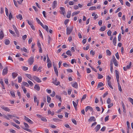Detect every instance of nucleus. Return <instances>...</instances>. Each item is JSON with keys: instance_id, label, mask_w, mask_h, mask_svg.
<instances>
[{"instance_id": "44", "label": "nucleus", "mask_w": 133, "mask_h": 133, "mask_svg": "<svg viewBox=\"0 0 133 133\" xmlns=\"http://www.w3.org/2000/svg\"><path fill=\"white\" fill-rule=\"evenodd\" d=\"M22 78L21 77H18V81L19 83H20L22 82Z\"/></svg>"}, {"instance_id": "16", "label": "nucleus", "mask_w": 133, "mask_h": 133, "mask_svg": "<svg viewBox=\"0 0 133 133\" xmlns=\"http://www.w3.org/2000/svg\"><path fill=\"white\" fill-rule=\"evenodd\" d=\"M88 121L89 122L92 121H96V119L94 117L92 116L88 119Z\"/></svg>"}, {"instance_id": "60", "label": "nucleus", "mask_w": 133, "mask_h": 133, "mask_svg": "<svg viewBox=\"0 0 133 133\" xmlns=\"http://www.w3.org/2000/svg\"><path fill=\"white\" fill-rule=\"evenodd\" d=\"M3 117L5 118L6 119H7L9 120V117H8V116H7V115H6L5 114H4V117Z\"/></svg>"}, {"instance_id": "62", "label": "nucleus", "mask_w": 133, "mask_h": 133, "mask_svg": "<svg viewBox=\"0 0 133 133\" xmlns=\"http://www.w3.org/2000/svg\"><path fill=\"white\" fill-rule=\"evenodd\" d=\"M115 55L117 58L118 59H119V56L118 52H117L116 53V54H115Z\"/></svg>"}, {"instance_id": "41", "label": "nucleus", "mask_w": 133, "mask_h": 133, "mask_svg": "<svg viewBox=\"0 0 133 133\" xmlns=\"http://www.w3.org/2000/svg\"><path fill=\"white\" fill-rule=\"evenodd\" d=\"M21 50L22 51H23L24 52L28 53L27 50L25 47H23V48H21Z\"/></svg>"}, {"instance_id": "22", "label": "nucleus", "mask_w": 133, "mask_h": 133, "mask_svg": "<svg viewBox=\"0 0 133 133\" xmlns=\"http://www.w3.org/2000/svg\"><path fill=\"white\" fill-rule=\"evenodd\" d=\"M11 125L13 126L16 127L18 129H20V127L18 125H17L16 124L14 123H11Z\"/></svg>"}, {"instance_id": "1", "label": "nucleus", "mask_w": 133, "mask_h": 133, "mask_svg": "<svg viewBox=\"0 0 133 133\" xmlns=\"http://www.w3.org/2000/svg\"><path fill=\"white\" fill-rule=\"evenodd\" d=\"M73 26H72L70 28H69L68 27H67L66 34L67 35H69L71 34L73 30Z\"/></svg>"}, {"instance_id": "48", "label": "nucleus", "mask_w": 133, "mask_h": 133, "mask_svg": "<svg viewBox=\"0 0 133 133\" xmlns=\"http://www.w3.org/2000/svg\"><path fill=\"white\" fill-rule=\"evenodd\" d=\"M28 82L31 86H33L34 84L31 81H28Z\"/></svg>"}, {"instance_id": "25", "label": "nucleus", "mask_w": 133, "mask_h": 133, "mask_svg": "<svg viewBox=\"0 0 133 133\" xmlns=\"http://www.w3.org/2000/svg\"><path fill=\"white\" fill-rule=\"evenodd\" d=\"M73 104V105L74 106V107H75V109L76 110L77 109V106L78 104L76 103V102H75L74 101H73L72 102Z\"/></svg>"}, {"instance_id": "2", "label": "nucleus", "mask_w": 133, "mask_h": 133, "mask_svg": "<svg viewBox=\"0 0 133 133\" xmlns=\"http://www.w3.org/2000/svg\"><path fill=\"white\" fill-rule=\"evenodd\" d=\"M34 62V59L33 57H30L28 60V62L30 65H31Z\"/></svg>"}, {"instance_id": "56", "label": "nucleus", "mask_w": 133, "mask_h": 133, "mask_svg": "<svg viewBox=\"0 0 133 133\" xmlns=\"http://www.w3.org/2000/svg\"><path fill=\"white\" fill-rule=\"evenodd\" d=\"M90 54H92V56H94L95 54V52L92 50L90 51Z\"/></svg>"}, {"instance_id": "36", "label": "nucleus", "mask_w": 133, "mask_h": 133, "mask_svg": "<svg viewBox=\"0 0 133 133\" xmlns=\"http://www.w3.org/2000/svg\"><path fill=\"white\" fill-rule=\"evenodd\" d=\"M122 105V107L123 109V111L124 112L125 111V106L124 105V103L123 102H121Z\"/></svg>"}, {"instance_id": "24", "label": "nucleus", "mask_w": 133, "mask_h": 133, "mask_svg": "<svg viewBox=\"0 0 133 133\" xmlns=\"http://www.w3.org/2000/svg\"><path fill=\"white\" fill-rule=\"evenodd\" d=\"M26 76L28 77V78H29L32 81V77L31 76L30 74H25Z\"/></svg>"}, {"instance_id": "6", "label": "nucleus", "mask_w": 133, "mask_h": 133, "mask_svg": "<svg viewBox=\"0 0 133 133\" xmlns=\"http://www.w3.org/2000/svg\"><path fill=\"white\" fill-rule=\"evenodd\" d=\"M8 71V69L7 66L5 68H4L2 72V75L3 76H4L6 75Z\"/></svg>"}, {"instance_id": "29", "label": "nucleus", "mask_w": 133, "mask_h": 133, "mask_svg": "<svg viewBox=\"0 0 133 133\" xmlns=\"http://www.w3.org/2000/svg\"><path fill=\"white\" fill-rule=\"evenodd\" d=\"M5 44L8 45L10 44V42L9 39H5Z\"/></svg>"}, {"instance_id": "9", "label": "nucleus", "mask_w": 133, "mask_h": 133, "mask_svg": "<svg viewBox=\"0 0 133 133\" xmlns=\"http://www.w3.org/2000/svg\"><path fill=\"white\" fill-rule=\"evenodd\" d=\"M115 74L116 75V78L117 81H119V72L117 70H115Z\"/></svg>"}, {"instance_id": "49", "label": "nucleus", "mask_w": 133, "mask_h": 133, "mask_svg": "<svg viewBox=\"0 0 133 133\" xmlns=\"http://www.w3.org/2000/svg\"><path fill=\"white\" fill-rule=\"evenodd\" d=\"M45 29H45L47 31V32H49V28H48V26L46 25H45Z\"/></svg>"}, {"instance_id": "21", "label": "nucleus", "mask_w": 133, "mask_h": 133, "mask_svg": "<svg viewBox=\"0 0 133 133\" xmlns=\"http://www.w3.org/2000/svg\"><path fill=\"white\" fill-rule=\"evenodd\" d=\"M104 85V84L102 82H101L99 83L97 85V88H99L103 86Z\"/></svg>"}, {"instance_id": "42", "label": "nucleus", "mask_w": 133, "mask_h": 133, "mask_svg": "<svg viewBox=\"0 0 133 133\" xmlns=\"http://www.w3.org/2000/svg\"><path fill=\"white\" fill-rule=\"evenodd\" d=\"M34 102L35 103H36L37 101H39V100H37V97L36 96H34Z\"/></svg>"}, {"instance_id": "14", "label": "nucleus", "mask_w": 133, "mask_h": 133, "mask_svg": "<svg viewBox=\"0 0 133 133\" xmlns=\"http://www.w3.org/2000/svg\"><path fill=\"white\" fill-rule=\"evenodd\" d=\"M72 86L76 88H78L77 83L76 82H75L74 83H71Z\"/></svg>"}, {"instance_id": "4", "label": "nucleus", "mask_w": 133, "mask_h": 133, "mask_svg": "<svg viewBox=\"0 0 133 133\" xmlns=\"http://www.w3.org/2000/svg\"><path fill=\"white\" fill-rule=\"evenodd\" d=\"M32 78L34 79L37 82L40 83L41 82V80L38 77L36 76H33Z\"/></svg>"}, {"instance_id": "53", "label": "nucleus", "mask_w": 133, "mask_h": 133, "mask_svg": "<svg viewBox=\"0 0 133 133\" xmlns=\"http://www.w3.org/2000/svg\"><path fill=\"white\" fill-rule=\"evenodd\" d=\"M121 35L120 34H119L118 37V40L119 41L121 40Z\"/></svg>"}, {"instance_id": "8", "label": "nucleus", "mask_w": 133, "mask_h": 133, "mask_svg": "<svg viewBox=\"0 0 133 133\" xmlns=\"http://www.w3.org/2000/svg\"><path fill=\"white\" fill-rule=\"evenodd\" d=\"M24 119L26 121L28 122L29 123H30L31 124H33V123H34L29 118H28V117H26V116H24Z\"/></svg>"}, {"instance_id": "54", "label": "nucleus", "mask_w": 133, "mask_h": 133, "mask_svg": "<svg viewBox=\"0 0 133 133\" xmlns=\"http://www.w3.org/2000/svg\"><path fill=\"white\" fill-rule=\"evenodd\" d=\"M48 62V63L47 64V66H48V68H50L51 67V62Z\"/></svg>"}, {"instance_id": "3", "label": "nucleus", "mask_w": 133, "mask_h": 133, "mask_svg": "<svg viewBox=\"0 0 133 133\" xmlns=\"http://www.w3.org/2000/svg\"><path fill=\"white\" fill-rule=\"evenodd\" d=\"M112 61L114 63L115 66H118V64L117 63V61L116 60L115 56H114L112 57Z\"/></svg>"}, {"instance_id": "30", "label": "nucleus", "mask_w": 133, "mask_h": 133, "mask_svg": "<svg viewBox=\"0 0 133 133\" xmlns=\"http://www.w3.org/2000/svg\"><path fill=\"white\" fill-rule=\"evenodd\" d=\"M105 29H106V27H105V26H102L101 27V28L100 29V30L101 31H104L105 30Z\"/></svg>"}, {"instance_id": "15", "label": "nucleus", "mask_w": 133, "mask_h": 133, "mask_svg": "<svg viewBox=\"0 0 133 133\" xmlns=\"http://www.w3.org/2000/svg\"><path fill=\"white\" fill-rule=\"evenodd\" d=\"M57 5V2L56 1H54L53 3L52 7L53 9H55Z\"/></svg>"}, {"instance_id": "23", "label": "nucleus", "mask_w": 133, "mask_h": 133, "mask_svg": "<svg viewBox=\"0 0 133 133\" xmlns=\"http://www.w3.org/2000/svg\"><path fill=\"white\" fill-rule=\"evenodd\" d=\"M16 18L18 19H19L20 20H21L23 19L22 16V15L19 14L17 16Z\"/></svg>"}, {"instance_id": "46", "label": "nucleus", "mask_w": 133, "mask_h": 133, "mask_svg": "<svg viewBox=\"0 0 133 133\" xmlns=\"http://www.w3.org/2000/svg\"><path fill=\"white\" fill-rule=\"evenodd\" d=\"M41 119L42 121L44 122H46L47 121L45 117H42L41 118Z\"/></svg>"}, {"instance_id": "13", "label": "nucleus", "mask_w": 133, "mask_h": 133, "mask_svg": "<svg viewBox=\"0 0 133 133\" xmlns=\"http://www.w3.org/2000/svg\"><path fill=\"white\" fill-rule=\"evenodd\" d=\"M60 9L61 10L62 12L61 13V14L62 15H64V13H65V9L64 8L60 7Z\"/></svg>"}, {"instance_id": "64", "label": "nucleus", "mask_w": 133, "mask_h": 133, "mask_svg": "<svg viewBox=\"0 0 133 133\" xmlns=\"http://www.w3.org/2000/svg\"><path fill=\"white\" fill-rule=\"evenodd\" d=\"M72 90L71 89H69L68 90V95H70L71 93Z\"/></svg>"}, {"instance_id": "39", "label": "nucleus", "mask_w": 133, "mask_h": 133, "mask_svg": "<svg viewBox=\"0 0 133 133\" xmlns=\"http://www.w3.org/2000/svg\"><path fill=\"white\" fill-rule=\"evenodd\" d=\"M10 92L11 95L12 96V97H15V95L14 92L12 91H11Z\"/></svg>"}, {"instance_id": "50", "label": "nucleus", "mask_w": 133, "mask_h": 133, "mask_svg": "<svg viewBox=\"0 0 133 133\" xmlns=\"http://www.w3.org/2000/svg\"><path fill=\"white\" fill-rule=\"evenodd\" d=\"M111 33L112 32L111 30H109L108 31L107 34L108 36H111Z\"/></svg>"}, {"instance_id": "63", "label": "nucleus", "mask_w": 133, "mask_h": 133, "mask_svg": "<svg viewBox=\"0 0 133 133\" xmlns=\"http://www.w3.org/2000/svg\"><path fill=\"white\" fill-rule=\"evenodd\" d=\"M25 71H26L28 69V68L25 66H23L22 68Z\"/></svg>"}, {"instance_id": "45", "label": "nucleus", "mask_w": 133, "mask_h": 133, "mask_svg": "<svg viewBox=\"0 0 133 133\" xmlns=\"http://www.w3.org/2000/svg\"><path fill=\"white\" fill-rule=\"evenodd\" d=\"M47 102L48 103H49L50 102V101L51 100V98L48 96H47Z\"/></svg>"}, {"instance_id": "55", "label": "nucleus", "mask_w": 133, "mask_h": 133, "mask_svg": "<svg viewBox=\"0 0 133 133\" xmlns=\"http://www.w3.org/2000/svg\"><path fill=\"white\" fill-rule=\"evenodd\" d=\"M24 125L25 126V127L26 128H29V125L27 123H26L24 122Z\"/></svg>"}, {"instance_id": "32", "label": "nucleus", "mask_w": 133, "mask_h": 133, "mask_svg": "<svg viewBox=\"0 0 133 133\" xmlns=\"http://www.w3.org/2000/svg\"><path fill=\"white\" fill-rule=\"evenodd\" d=\"M23 129L25 130L26 131H27L29 132H32V131L30 129H28L27 128H23Z\"/></svg>"}, {"instance_id": "28", "label": "nucleus", "mask_w": 133, "mask_h": 133, "mask_svg": "<svg viewBox=\"0 0 133 133\" xmlns=\"http://www.w3.org/2000/svg\"><path fill=\"white\" fill-rule=\"evenodd\" d=\"M71 12L70 11H68L67 13L66 17L68 18H69L71 15Z\"/></svg>"}, {"instance_id": "51", "label": "nucleus", "mask_w": 133, "mask_h": 133, "mask_svg": "<svg viewBox=\"0 0 133 133\" xmlns=\"http://www.w3.org/2000/svg\"><path fill=\"white\" fill-rule=\"evenodd\" d=\"M63 65L64 67H69V65L66 63H64L63 64Z\"/></svg>"}, {"instance_id": "40", "label": "nucleus", "mask_w": 133, "mask_h": 133, "mask_svg": "<svg viewBox=\"0 0 133 133\" xmlns=\"http://www.w3.org/2000/svg\"><path fill=\"white\" fill-rule=\"evenodd\" d=\"M38 67V66H37V65H35L34 66L33 68V71H36Z\"/></svg>"}, {"instance_id": "59", "label": "nucleus", "mask_w": 133, "mask_h": 133, "mask_svg": "<svg viewBox=\"0 0 133 133\" xmlns=\"http://www.w3.org/2000/svg\"><path fill=\"white\" fill-rule=\"evenodd\" d=\"M69 19H67L65 20L64 21V23L65 25H66L69 21Z\"/></svg>"}, {"instance_id": "10", "label": "nucleus", "mask_w": 133, "mask_h": 133, "mask_svg": "<svg viewBox=\"0 0 133 133\" xmlns=\"http://www.w3.org/2000/svg\"><path fill=\"white\" fill-rule=\"evenodd\" d=\"M52 79L53 80L52 81V83L55 85H58L60 84V82L59 81L58 82H57V79L56 78L55 79V80L54 81V79L53 78Z\"/></svg>"}, {"instance_id": "20", "label": "nucleus", "mask_w": 133, "mask_h": 133, "mask_svg": "<svg viewBox=\"0 0 133 133\" xmlns=\"http://www.w3.org/2000/svg\"><path fill=\"white\" fill-rule=\"evenodd\" d=\"M101 128V126L100 125H97L96 127L95 128V131L96 132H97Z\"/></svg>"}, {"instance_id": "5", "label": "nucleus", "mask_w": 133, "mask_h": 133, "mask_svg": "<svg viewBox=\"0 0 133 133\" xmlns=\"http://www.w3.org/2000/svg\"><path fill=\"white\" fill-rule=\"evenodd\" d=\"M12 27L17 35V36L19 37V33L16 27L14 25H12Z\"/></svg>"}, {"instance_id": "33", "label": "nucleus", "mask_w": 133, "mask_h": 133, "mask_svg": "<svg viewBox=\"0 0 133 133\" xmlns=\"http://www.w3.org/2000/svg\"><path fill=\"white\" fill-rule=\"evenodd\" d=\"M96 9V8L95 6H93L90 7L89 8V10H95Z\"/></svg>"}, {"instance_id": "18", "label": "nucleus", "mask_w": 133, "mask_h": 133, "mask_svg": "<svg viewBox=\"0 0 133 133\" xmlns=\"http://www.w3.org/2000/svg\"><path fill=\"white\" fill-rule=\"evenodd\" d=\"M18 74L15 72H14L12 73V78L14 79L18 75Z\"/></svg>"}, {"instance_id": "61", "label": "nucleus", "mask_w": 133, "mask_h": 133, "mask_svg": "<svg viewBox=\"0 0 133 133\" xmlns=\"http://www.w3.org/2000/svg\"><path fill=\"white\" fill-rule=\"evenodd\" d=\"M32 40V38H30L28 40V43L30 44Z\"/></svg>"}, {"instance_id": "47", "label": "nucleus", "mask_w": 133, "mask_h": 133, "mask_svg": "<svg viewBox=\"0 0 133 133\" xmlns=\"http://www.w3.org/2000/svg\"><path fill=\"white\" fill-rule=\"evenodd\" d=\"M131 62H130L128 65L127 66V69H129L131 68Z\"/></svg>"}, {"instance_id": "52", "label": "nucleus", "mask_w": 133, "mask_h": 133, "mask_svg": "<svg viewBox=\"0 0 133 133\" xmlns=\"http://www.w3.org/2000/svg\"><path fill=\"white\" fill-rule=\"evenodd\" d=\"M125 4L127 6L130 7L131 5V4L130 3H129L128 1H126L125 2Z\"/></svg>"}, {"instance_id": "12", "label": "nucleus", "mask_w": 133, "mask_h": 133, "mask_svg": "<svg viewBox=\"0 0 133 133\" xmlns=\"http://www.w3.org/2000/svg\"><path fill=\"white\" fill-rule=\"evenodd\" d=\"M34 88L37 91H39L40 90V87L38 84H36L34 86Z\"/></svg>"}, {"instance_id": "17", "label": "nucleus", "mask_w": 133, "mask_h": 133, "mask_svg": "<svg viewBox=\"0 0 133 133\" xmlns=\"http://www.w3.org/2000/svg\"><path fill=\"white\" fill-rule=\"evenodd\" d=\"M4 36L3 32L2 30L0 32V39H2Z\"/></svg>"}, {"instance_id": "31", "label": "nucleus", "mask_w": 133, "mask_h": 133, "mask_svg": "<svg viewBox=\"0 0 133 133\" xmlns=\"http://www.w3.org/2000/svg\"><path fill=\"white\" fill-rule=\"evenodd\" d=\"M52 120L55 122H58L61 121V120L57 118H54L52 119Z\"/></svg>"}, {"instance_id": "19", "label": "nucleus", "mask_w": 133, "mask_h": 133, "mask_svg": "<svg viewBox=\"0 0 133 133\" xmlns=\"http://www.w3.org/2000/svg\"><path fill=\"white\" fill-rule=\"evenodd\" d=\"M118 83V90L120 91L121 92L122 91V89L121 88V86L119 84V81H117Z\"/></svg>"}, {"instance_id": "57", "label": "nucleus", "mask_w": 133, "mask_h": 133, "mask_svg": "<svg viewBox=\"0 0 133 133\" xmlns=\"http://www.w3.org/2000/svg\"><path fill=\"white\" fill-rule=\"evenodd\" d=\"M86 96H87V95L86 94L84 95L83 96L82 98L81 101L82 100H84L86 98Z\"/></svg>"}, {"instance_id": "37", "label": "nucleus", "mask_w": 133, "mask_h": 133, "mask_svg": "<svg viewBox=\"0 0 133 133\" xmlns=\"http://www.w3.org/2000/svg\"><path fill=\"white\" fill-rule=\"evenodd\" d=\"M9 19L10 21L11 20V19L13 18V17L11 14V12H10L9 16Z\"/></svg>"}, {"instance_id": "11", "label": "nucleus", "mask_w": 133, "mask_h": 133, "mask_svg": "<svg viewBox=\"0 0 133 133\" xmlns=\"http://www.w3.org/2000/svg\"><path fill=\"white\" fill-rule=\"evenodd\" d=\"M54 69V71L55 72V74L57 76H58V70L57 68L56 67V66L54 65H53Z\"/></svg>"}, {"instance_id": "34", "label": "nucleus", "mask_w": 133, "mask_h": 133, "mask_svg": "<svg viewBox=\"0 0 133 133\" xmlns=\"http://www.w3.org/2000/svg\"><path fill=\"white\" fill-rule=\"evenodd\" d=\"M66 53L67 55H69L70 56H72V54L71 53V51L70 50H68L66 52Z\"/></svg>"}, {"instance_id": "27", "label": "nucleus", "mask_w": 133, "mask_h": 133, "mask_svg": "<svg viewBox=\"0 0 133 133\" xmlns=\"http://www.w3.org/2000/svg\"><path fill=\"white\" fill-rule=\"evenodd\" d=\"M22 85L23 86H26L27 87H28L29 86V84L27 82H22Z\"/></svg>"}, {"instance_id": "7", "label": "nucleus", "mask_w": 133, "mask_h": 133, "mask_svg": "<svg viewBox=\"0 0 133 133\" xmlns=\"http://www.w3.org/2000/svg\"><path fill=\"white\" fill-rule=\"evenodd\" d=\"M1 107L2 109L6 111L9 112L10 111V109L8 107H5L4 105L1 106Z\"/></svg>"}, {"instance_id": "26", "label": "nucleus", "mask_w": 133, "mask_h": 133, "mask_svg": "<svg viewBox=\"0 0 133 133\" xmlns=\"http://www.w3.org/2000/svg\"><path fill=\"white\" fill-rule=\"evenodd\" d=\"M106 52L107 53V55L109 56H110L111 55V52L110 51H109V50H106Z\"/></svg>"}, {"instance_id": "38", "label": "nucleus", "mask_w": 133, "mask_h": 133, "mask_svg": "<svg viewBox=\"0 0 133 133\" xmlns=\"http://www.w3.org/2000/svg\"><path fill=\"white\" fill-rule=\"evenodd\" d=\"M98 79H101L102 78H103V76L102 75L99 74H98Z\"/></svg>"}, {"instance_id": "58", "label": "nucleus", "mask_w": 133, "mask_h": 133, "mask_svg": "<svg viewBox=\"0 0 133 133\" xmlns=\"http://www.w3.org/2000/svg\"><path fill=\"white\" fill-rule=\"evenodd\" d=\"M129 100L130 102L133 105V99L131 98H129Z\"/></svg>"}, {"instance_id": "35", "label": "nucleus", "mask_w": 133, "mask_h": 133, "mask_svg": "<svg viewBox=\"0 0 133 133\" xmlns=\"http://www.w3.org/2000/svg\"><path fill=\"white\" fill-rule=\"evenodd\" d=\"M80 12V11H78L76 12H74L72 14V16H73L74 15L78 14Z\"/></svg>"}, {"instance_id": "43", "label": "nucleus", "mask_w": 133, "mask_h": 133, "mask_svg": "<svg viewBox=\"0 0 133 133\" xmlns=\"http://www.w3.org/2000/svg\"><path fill=\"white\" fill-rule=\"evenodd\" d=\"M108 85H109V87L111 88L112 89H113V88L112 87V86L111 84V82H108Z\"/></svg>"}]
</instances>
